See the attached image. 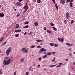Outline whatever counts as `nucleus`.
<instances>
[{
    "instance_id": "obj_63",
    "label": "nucleus",
    "mask_w": 75,
    "mask_h": 75,
    "mask_svg": "<svg viewBox=\"0 0 75 75\" xmlns=\"http://www.w3.org/2000/svg\"><path fill=\"white\" fill-rule=\"evenodd\" d=\"M69 75H71V73H69Z\"/></svg>"
},
{
    "instance_id": "obj_23",
    "label": "nucleus",
    "mask_w": 75,
    "mask_h": 75,
    "mask_svg": "<svg viewBox=\"0 0 75 75\" xmlns=\"http://www.w3.org/2000/svg\"><path fill=\"white\" fill-rule=\"evenodd\" d=\"M55 7H56L57 9H58V5H57V4H55Z\"/></svg>"
},
{
    "instance_id": "obj_20",
    "label": "nucleus",
    "mask_w": 75,
    "mask_h": 75,
    "mask_svg": "<svg viewBox=\"0 0 75 75\" xmlns=\"http://www.w3.org/2000/svg\"><path fill=\"white\" fill-rule=\"evenodd\" d=\"M30 48H34L35 47V45H32V46H31L30 47Z\"/></svg>"
},
{
    "instance_id": "obj_4",
    "label": "nucleus",
    "mask_w": 75,
    "mask_h": 75,
    "mask_svg": "<svg viewBox=\"0 0 75 75\" xmlns=\"http://www.w3.org/2000/svg\"><path fill=\"white\" fill-rule=\"evenodd\" d=\"M42 51H46V50L42 48L40 49V51H39V52H42Z\"/></svg>"
},
{
    "instance_id": "obj_11",
    "label": "nucleus",
    "mask_w": 75,
    "mask_h": 75,
    "mask_svg": "<svg viewBox=\"0 0 75 75\" xmlns=\"http://www.w3.org/2000/svg\"><path fill=\"white\" fill-rule=\"evenodd\" d=\"M34 24L35 26H37V25H38V22H35L34 23Z\"/></svg>"
},
{
    "instance_id": "obj_38",
    "label": "nucleus",
    "mask_w": 75,
    "mask_h": 75,
    "mask_svg": "<svg viewBox=\"0 0 75 75\" xmlns=\"http://www.w3.org/2000/svg\"><path fill=\"white\" fill-rule=\"evenodd\" d=\"M24 52H28V51H27V50H25Z\"/></svg>"
},
{
    "instance_id": "obj_25",
    "label": "nucleus",
    "mask_w": 75,
    "mask_h": 75,
    "mask_svg": "<svg viewBox=\"0 0 75 75\" xmlns=\"http://www.w3.org/2000/svg\"><path fill=\"white\" fill-rule=\"evenodd\" d=\"M19 16H20V13H18L16 15V17H18Z\"/></svg>"
},
{
    "instance_id": "obj_52",
    "label": "nucleus",
    "mask_w": 75,
    "mask_h": 75,
    "mask_svg": "<svg viewBox=\"0 0 75 75\" xmlns=\"http://www.w3.org/2000/svg\"><path fill=\"white\" fill-rule=\"evenodd\" d=\"M19 1V2H21L22 0H18Z\"/></svg>"
},
{
    "instance_id": "obj_39",
    "label": "nucleus",
    "mask_w": 75,
    "mask_h": 75,
    "mask_svg": "<svg viewBox=\"0 0 75 75\" xmlns=\"http://www.w3.org/2000/svg\"><path fill=\"white\" fill-rule=\"evenodd\" d=\"M1 74H3V72L2 71H0V75Z\"/></svg>"
},
{
    "instance_id": "obj_28",
    "label": "nucleus",
    "mask_w": 75,
    "mask_h": 75,
    "mask_svg": "<svg viewBox=\"0 0 75 75\" xmlns=\"http://www.w3.org/2000/svg\"><path fill=\"white\" fill-rule=\"evenodd\" d=\"M19 36V34H17L15 35L16 37H18Z\"/></svg>"
},
{
    "instance_id": "obj_2",
    "label": "nucleus",
    "mask_w": 75,
    "mask_h": 75,
    "mask_svg": "<svg viewBox=\"0 0 75 75\" xmlns=\"http://www.w3.org/2000/svg\"><path fill=\"white\" fill-rule=\"evenodd\" d=\"M23 9H25V10L23 12V14H24L25 12L27 11L28 9V6L27 5V3H26L25 4V6L23 7Z\"/></svg>"
},
{
    "instance_id": "obj_37",
    "label": "nucleus",
    "mask_w": 75,
    "mask_h": 75,
    "mask_svg": "<svg viewBox=\"0 0 75 75\" xmlns=\"http://www.w3.org/2000/svg\"><path fill=\"white\" fill-rule=\"evenodd\" d=\"M55 57H54V59L52 61V62H54L55 61Z\"/></svg>"
},
{
    "instance_id": "obj_54",
    "label": "nucleus",
    "mask_w": 75,
    "mask_h": 75,
    "mask_svg": "<svg viewBox=\"0 0 75 75\" xmlns=\"http://www.w3.org/2000/svg\"><path fill=\"white\" fill-rule=\"evenodd\" d=\"M26 34H27V32H25V33H24V35H26Z\"/></svg>"
},
{
    "instance_id": "obj_5",
    "label": "nucleus",
    "mask_w": 75,
    "mask_h": 75,
    "mask_svg": "<svg viewBox=\"0 0 75 75\" xmlns=\"http://www.w3.org/2000/svg\"><path fill=\"white\" fill-rule=\"evenodd\" d=\"M58 40L59 41H61V42H63L64 41V39L63 38H62L61 39V38H58Z\"/></svg>"
},
{
    "instance_id": "obj_51",
    "label": "nucleus",
    "mask_w": 75,
    "mask_h": 75,
    "mask_svg": "<svg viewBox=\"0 0 75 75\" xmlns=\"http://www.w3.org/2000/svg\"><path fill=\"white\" fill-rule=\"evenodd\" d=\"M32 34V32H30L29 33V35H31Z\"/></svg>"
},
{
    "instance_id": "obj_1",
    "label": "nucleus",
    "mask_w": 75,
    "mask_h": 75,
    "mask_svg": "<svg viewBox=\"0 0 75 75\" xmlns=\"http://www.w3.org/2000/svg\"><path fill=\"white\" fill-rule=\"evenodd\" d=\"M5 59H8L6 60H4L3 62V64L4 65H9L10 63V62H13L14 61V58L13 57H11V58H9V57H6Z\"/></svg>"
},
{
    "instance_id": "obj_16",
    "label": "nucleus",
    "mask_w": 75,
    "mask_h": 75,
    "mask_svg": "<svg viewBox=\"0 0 75 75\" xmlns=\"http://www.w3.org/2000/svg\"><path fill=\"white\" fill-rule=\"evenodd\" d=\"M19 25L18 24H16V28H18L19 27Z\"/></svg>"
},
{
    "instance_id": "obj_10",
    "label": "nucleus",
    "mask_w": 75,
    "mask_h": 75,
    "mask_svg": "<svg viewBox=\"0 0 75 75\" xmlns=\"http://www.w3.org/2000/svg\"><path fill=\"white\" fill-rule=\"evenodd\" d=\"M21 31V30H15L14 32H18L19 33H20Z\"/></svg>"
},
{
    "instance_id": "obj_8",
    "label": "nucleus",
    "mask_w": 75,
    "mask_h": 75,
    "mask_svg": "<svg viewBox=\"0 0 75 75\" xmlns=\"http://www.w3.org/2000/svg\"><path fill=\"white\" fill-rule=\"evenodd\" d=\"M4 16V14L3 13H0V17H3Z\"/></svg>"
},
{
    "instance_id": "obj_48",
    "label": "nucleus",
    "mask_w": 75,
    "mask_h": 75,
    "mask_svg": "<svg viewBox=\"0 0 75 75\" xmlns=\"http://www.w3.org/2000/svg\"><path fill=\"white\" fill-rule=\"evenodd\" d=\"M16 75V71L14 73V75Z\"/></svg>"
},
{
    "instance_id": "obj_40",
    "label": "nucleus",
    "mask_w": 75,
    "mask_h": 75,
    "mask_svg": "<svg viewBox=\"0 0 75 75\" xmlns=\"http://www.w3.org/2000/svg\"><path fill=\"white\" fill-rule=\"evenodd\" d=\"M69 55L70 57H71V56H72V54H71V53H69Z\"/></svg>"
},
{
    "instance_id": "obj_15",
    "label": "nucleus",
    "mask_w": 75,
    "mask_h": 75,
    "mask_svg": "<svg viewBox=\"0 0 75 75\" xmlns=\"http://www.w3.org/2000/svg\"><path fill=\"white\" fill-rule=\"evenodd\" d=\"M6 44V41L4 43H3L1 45V46L2 47L3 45H5Z\"/></svg>"
},
{
    "instance_id": "obj_30",
    "label": "nucleus",
    "mask_w": 75,
    "mask_h": 75,
    "mask_svg": "<svg viewBox=\"0 0 75 75\" xmlns=\"http://www.w3.org/2000/svg\"><path fill=\"white\" fill-rule=\"evenodd\" d=\"M50 25L52 26H54V23H50Z\"/></svg>"
},
{
    "instance_id": "obj_46",
    "label": "nucleus",
    "mask_w": 75,
    "mask_h": 75,
    "mask_svg": "<svg viewBox=\"0 0 75 75\" xmlns=\"http://www.w3.org/2000/svg\"><path fill=\"white\" fill-rule=\"evenodd\" d=\"M24 50H25V48H23L21 50L22 51H23Z\"/></svg>"
},
{
    "instance_id": "obj_33",
    "label": "nucleus",
    "mask_w": 75,
    "mask_h": 75,
    "mask_svg": "<svg viewBox=\"0 0 75 75\" xmlns=\"http://www.w3.org/2000/svg\"><path fill=\"white\" fill-rule=\"evenodd\" d=\"M74 21L73 20H71V24H73V23H74Z\"/></svg>"
},
{
    "instance_id": "obj_56",
    "label": "nucleus",
    "mask_w": 75,
    "mask_h": 75,
    "mask_svg": "<svg viewBox=\"0 0 75 75\" xmlns=\"http://www.w3.org/2000/svg\"><path fill=\"white\" fill-rule=\"evenodd\" d=\"M66 61H68L69 60L68 59H66Z\"/></svg>"
},
{
    "instance_id": "obj_29",
    "label": "nucleus",
    "mask_w": 75,
    "mask_h": 75,
    "mask_svg": "<svg viewBox=\"0 0 75 75\" xmlns=\"http://www.w3.org/2000/svg\"><path fill=\"white\" fill-rule=\"evenodd\" d=\"M55 66H56V65H52L50 66V68H51L52 67H55Z\"/></svg>"
},
{
    "instance_id": "obj_59",
    "label": "nucleus",
    "mask_w": 75,
    "mask_h": 75,
    "mask_svg": "<svg viewBox=\"0 0 75 75\" xmlns=\"http://www.w3.org/2000/svg\"><path fill=\"white\" fill-rule=\"evenodd\" d=\"M2 70H3V69H0V71H2Z\"/></svg>"
},
{
    "instance_id": "obj_3",
    "label": "nucleus",
    "mask_w": 75,
    "mask_h": 75,
    "mask_svg": "<svg viewBox=\"0 0 75 75\" xmlns=\"http://www.w3.org/2000/svg\"><path fill=\"white\" fill-rule=\"evenodd\" d=\"M11 48L9 47L8 50L6 51V53L7 55H8L10 52H11Z\"/></svg>"
},
{
    "instance_id": "obj_35",
    "label": "nucleus",
    "mask_w": 75,
    "mask_h": 75,
    "mask_svg": "<svg viewBox=\"0 0 75 75\" xmlns=\"http://www.w3.org/2000/svg\"><path fill=\"white\" fill-rule=\"evenodd\" d=\"M28 21H27L26 22H25V24H28Z\"/></svg>"
},
{
    "instance_id": "obj_36",
    "label": "nucleus",
    "mask_w": 75,
    "mask_h": 75,
    "mask_svg": "<svg viewBox=\"0 0 75 75\" xmlns=\"http://www.w3.org/2000/svg\"><path fill=\"white\" fill-rule=\"evenodd\" d=\"M52 1H53L54 4H55V0H52Z\"/></svg>"
},
{
    "instance_id": "obj_47",
    "label": "nucleus",
    "mask_w": 75,
    "mask_h": 75,
    "mask_svg": "<svg viewBox=\"0 0 75 75\" xmlns=\"http://www.w3.org/2000/svg\"><path fill=\"white\" fill-rule=\"evenodd\" d=\"M61 64H62V63H60L59 64V67L61 66Z\"/></svg>"
},
{
    "instance_id": "obj_41",
    "label": "nucleus",
    "mask_w": 75,
    "mask_h": 75,
    "mask_svg": "<svg viewBox=\"0 0 75 75\" xmlns=\"http://www.w3.org/2000/svg\"><path fill=\"white\" fill-rule=\"evenodd\" d=\"M73 1L74 0H70V3H72V2H73Z\"/></svg>"
},
{
    "instance_id": "obj_32",
    "label": "nucleus",
    "mask_w": 75,
    "mask_h": 75,
    "mask_svg": "<svg viewBox=\"0 0 75 75\" xmlns=\"http://www.w3.org/2000/svg\"><path fill=\"white\" fill-rule=\"evenodd\" d=\"M54 46L55 47H58V45L57 44H54Z\"/></svg>"
},
{
    "instance_id": "obj_26",
    "label": "nucleus",
    "mask_w": 75,
    "mask_h": 75,
    "mask_svg": "<svg viewBox=\"0 0 75 75\" xmlns=\"http://www.w3.org/2000/svg\"><path fill=\"white\" fill-rule=\"evenodd\" d=\"M50 45H51V46H54V43H50Z\"/></svg>"
},
{
    "instance_id": "obj_45",
    "label": "nucleus",
    "mask_w": 75,
    "mask_h": 75,
    "mask_svg": "<svg viewBox=\"0 0 75 75\" xmlns=\"http://www.w3.org/2000/svg\"><path fill=\"white\" fill-rule=\"evenodd\" d=\"M64 22L65 24H67V21H66V20H64Z\"/></svg>"
},
{
    "instance_id": "obj_55",
    "label": "nucleus",
    "mask_w": 75,
    "mask_h": 75,
    "mask_svg": "<svg viewBox=\"0 0 75 75\" xmlns=\"http://www.w3.org/2000/svg\"><path fill=\"white\" fill-rule=\"evenodd\" d=\"M69 50L70 51H71V49L70 48H69Z\"/></svg>"
},
{
    "instance_id": "obj_50",
    "label": "nucleus",
    "mask_w": 75,
    "mask_h": 75,
    "mask_svg": "<svg viewBox=\"0 0 75 75\" xmlns=\"http://www.w3.org/2000/svg\"><path fill=\"white\" fill-rule=\"evenodd\" d=\"M40 47H41V46H38L37 47V48H40Z\"/></svg>"
},
{
    "instance_id": "obj_17",
    "label": "nucleus",
    "mask_w": 75,
    "mask_h": 75,
    "mask_svg": "<svg viewBox=\"0 0 75 75\" xmlns=\"http://www.w3.org/2000/svg\"><path fill=\"white\" fill-rule=\"evenodd\" d=\"M72 5H73V4H72V3H71L70 4L69 6H70V7H71L72 8V7H73V6H72Z\"/></svg>"
},
{
    "instance_id": "obj_64",
    "label": "nucleus",
    "mask_w": 75,
    "mask_h": 75,
    "mask_svg": "<svg viewBox=\"0 0 75 75\" xmlns=\"http://www.w3.org/2000/svg\"><path fill=\"white\" fill-rule=\"evenodd\" d=\"M47 70V69H44V70L45 71V70Z\"/></svg>"
},
{
    "instance_id": "obj_34",
    "label": "nucleus",
    "mask_w": 75,
    "mask_h": 75,
    "mask_svg": "<svg viewBox=\"0 0 75 75\" xmlns=\"http://www.w3.org/2000/svg\"><path fill=\"white\" fill-rule=\"evenodd\" d=\"M70 1V0H67L66 1V3H69Z\"/></svg>"
},
{
    "instance_id": "obj_19",
    "label": "nucleus",
    "mask_w": 75,
    "mask_h": 75,
    "mask_svg": "<svg viewBox=\"0 0 75 75\" xmlns=\"http://www.w3.org/2000/svg\"><path fill=\"white\" fill-rule=\"evenodd\" d=\"M52 28H53V30H54L55 31H57V28H56L54 27H53Z\"/></svg>"
},
{
    "instance_id": "obj_22",
    "label": "nucleus",
    "mask_w": 75,
    "mask_h": 75,
    "mask_svg": "<svg viewBox=\"0 0 75 75\" xmlns=\"http://www.w3.org/2000/svg\"><path fill=\"white\" fill-rule=\"evenodd\" d=\"M28 27H29V26H28V25H26L25 26V27H23V28H28Z\"/></svg>"
},
{
    "instance_id": "obj_31",
    "label": "nucleus",
    "mask_w": 75,
    "mask_h": 75,
    "mask_svg": "<svg viewBox=\"0 0 75 75\" xmlns=\"http://www.w3.org/2000/svg\"><path fill=\"white\" fill-rule=\"evenodd\" d=\"M37 2L38 3H41V0H38Z\"/></svg>"
},
{
    "instance_id": "obj_9",
    "label": "nucleus",
    "mask_w": 75,
    "mask_h": 75,
    "mask_svg": "<svg viewBox=\"0 0 75 75\" xmlns=\"http://www.w3.org/2000/svg\"><path fill=\"white\" fill-rule=\"evenodd\" d=\"M66 45H68L70 47H71L73 45H72V44H69V43H66Z\"/></svg>"
},
{
    "instance_id": "obj_14",
    "label": "nucleus",
    "mask_w": 75,
    "mask_h": 75,
    "mask_svg": "<svg viewBox=\"0 0 75 75\" xmlns=\"http://www.w3.org/2000/svg\"><path fill=\"white\" fill-rule=\"evenodd\" d=\"M61 1L62 4H64L65 2V1H64V0H62V1Z\"/></svg>"
},
{
    "instance_id": "obj_60",
    "label": "nucleus",
    "mask_w": 75,
    "mask_h": 75,
    "mask_svg": "<svg viewBox=\"0 0 75 75\" xmlns=\"http://www.w3.org/2000/svg\"><path fill=\"white\" fill-rule=\"evenodd\" d=\"M33 1H35V2H36V0H33Z\"/></svg>"
},
{
    "instance_id": "obj_13",
    "label": "nucleus",
    "mask_w": 75,
    "mask_h": 75,
    "mask_svg": "<svg viewBox=\"0 0 75 75\" xmlns=\"http://www.w3.org/2000/svg\"><path fill=\"white\" fill-rule=\"evenodd\" d=\"M47 33H49V34H51V32L50 31V30H47Z\"/></svg>"
},
{
    "instance_id": "obj_49",
    "label": "nucleus",
    "mask_w": 75,
    "mask_h": 75,
    "mask_svg": "<svg viewBox=\"0 0 75 75\" xmlns=\"http://www.w3.org/2000/svg\"><path fill=\"white\" fill-rule=\"evenodd\" d=\"M52 54L53 55H54V54H55V52H52Z\"/></svg>"
},
{
    "instance_id": "obj_42",
    "label": "nucleus",
    "mask_w": 75,
    "mask_h": 75,
    "mask_svg": "<svg viewBox=\"0 0 75 75\" xmlns=\"http://www.w3.org/2000/svg\"><path fill=\"white\" fill-rule=\"evenodd\" d=\"M39 59V60L40 61L41 60V57H40L38 58V59Z\"/></svg>"
},
{
    "instance_id": "obj_18",
    "label": "nucleus",
    "mask_w": 75,
    "mask_h": 75,
    "mask_svg": "<svg viewBox=\"0 0 75 75\" xmlns=\"http://www.w3.org/2000/svg\"><path fill=\"white\" fill-rule=\"evenodd\" d=\"M47 55H51V53L50 52H48L47 53Z\"/></svg>"
},
{
    "instance_id": "obj_62",
    "label": "nucleus",
    "mask_w": 75,
    "mask_h": 75,
    "mask_svg": "<svg viewBox=\"0 0 75 75\" xmlns=\"http://www.w3.org/2000/svg\"><path fill=\"white\" fill-rule=\"evenodd\" d=\"M33 65L34 67H35V64H34Z\"/></svg>"
},
{
    "instance_id": "obj_44",
    "label": "nucleus",
    "mask_w": 75,
    "mask_h": 75,
    "mask_svg": "<svg viewBox=\"0 0 75 75\" xmlns=\"http://www.w3.org/2000/svg\"><path fill=\"white\" fill-rule=\"evenodd\" d=\"M23 60H24V59H22L21 60V62H23Z\"/></svg>"
},
{
    "instance_id": "obj_43",
    "label": "nucleus",
    "mask_w": 75,
    "mask_h": 75,
    "mask_svg": "<svg viewBox=\"0 0 75 75\" xmlns=\"http://www.w3.org/2000/svg\"><path fill=\"white\" fill-rule=\"evenodd\" d=\"M44 30H47V28H46V27H45L44 28Z\"/></svg>"
},
{
    "instance_id": "obj_6",
    "label": "nucleus",
    "mask_w": 75,
    "mask_h": 75,
    "mask_svg": "<svg viewBox=\"0 0 75 75\" xmlns=\"http://www.w3.org/2000/svg\"><path fill=\"white\" fill-rule=\"evenodd\" d=\"M16 5L17 6H21V4L20 3L17 2L16 4Z\"/></svg>"
},
{
    "instance_id": "obj_7",
    "label": "nucleus",
    "mask_w": 75,
    "mask_h": 75,
    "mask_svg": "<svg viewBox=\"0 0 75 75\" xmlns=\"http://www.w3.org/2000/svg\"><path fill=\"white\" fill-rule=\"evenodd\" d=\"M66 17L67 18V19H68V18H69L70 16H69V13H66Z\"/></svg>"
},
{
    "instance_id": "obj_12",
    "label": "nucleus",
    "mask_w": 75,
    "mask_h": 75,
    "mask_svg": "<svg viewBox=\"0 0 75 75\" xmlns=\"http://www.w3.org/2000/svg\"><path fill=\"white\" fill-rule=\"evenodd\" d=\"M42 40H36V41L37 42H41V41H42Z\"/></svg>"
},
{
    "instance_id": "obj_53",
    "label": "nucleus",
    "mask_w": 75,
    "mask_h": 75,
    "mask_svg": "<svg viewBox=\"0 0 75 75\" xmlns=\"http://www.w3.org/2000/svg\"><path fill=\"white\" fill-rule=\"evenodd\" d=\"M28 74H29V73H28V72H27L26 73V75H28Z\"/></svg>"
},
{
    "instance_id": "obj_58",
    "label": "nucleus",
    "mask_w": 75,
    "mask_h": 75,
    "mask_svg": "<svg viewBox=\"0 0 75 75\" xmlns=\"http://www.w3.org/2000/svg\"><path fill=\"white\" fill-rule=\"evenodd\" d=\"M60 67V66H57V67H56L58 68V67Z\"/></svg>"
},
{
    "instance_id": "obj_61",
    "label": "nucleus",
    "mask_w": 75,
    "mask_h": 75,
    "mask_svg": "<svg viewBox=\"0 0 75 75\" xmlns=\"http://www.w3.org/2000/svg\"><path fill=\"white\" fill-rule=\"evenodd\" d=\"M73 63V64H74V65H75V63Z\"/></svg>"
},
{
    "instance_id": "obj_24",
    "label": "nucleus",
    "mask_w": 75,
    "mask_h": 75,
    "mask_svg": "<svg viewBox=\"0 0 75 75\" xmlns=\"http://www.w3.org/2000/svg\"><path fill=\"white\" fill-rule=\"evenodd\" d=\"M32 68V66H30L28 69L29 71H31V69Z\"/></svg>"
},
{
    "instance_id": "obj_21",
    "label": "nucleus",
    "mask_w": 75,
    "mask_h": 75,
    "mask_svg": "<svg viewBox=\"0 0 75 75\" xmlns=\"http://www.w3.org/2000/svg\"><path fill=\"white\" fill-rule=\"evenodd\" d=\"M3 39H4V37H3L0 40V41H1H1H3Z\"/></svg>"
},
{
    "instance_id": "obj_57",
    "label": "nucleus",
    "mask_w": 75,
    "mask_h": 75,
    "mask_svg": "<svg viewBox=\"0 0 75 75\" xmlns=\"http://www.w3.org/2000/svg\"><path fill=\"white\" fill-rule=\"evenodd\" d=\"M38 67H40V64H39L38 65Z\"/></svg>"
},
{
    "instance_id": "obj_27",
    "label": "nucleus",
    "mask_w": 75,
    "mask_h": 75,
    "mask_svg": "<svg viewBox=\"0 0 75 75\" xmlns=\"http://www.w3.org/2000/svg\"><path fill=\"white\" fill-rule=\"evenodd\" d=\"M47 55L45 54L44 56H43V58H47Z\"/></svg>"
}]
</instances>
